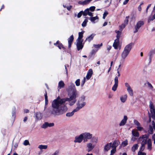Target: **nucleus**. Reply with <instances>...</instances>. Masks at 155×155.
Returning a JSON list of instances; mask_svg holds the SVG:
<instances>
[{
	"instance_id": "nucleus-1",
	"label": "nucleus",
	"mask_w": 155,
	"mask_h": 155,
	"mask_svg": "<svg viewBox=\"0 0 155 155\" xmlns=\"http://www.w3.org/2000/svg\"><path fill=\"white\" fill-rule=\"evenodd\" d=\"M71 87L72 89L71 90L70 87H69L68 90L69 98L61 99L58 97L57 99L52 101L51 106L53 109L51 110V114L55 115H58L65 113L68 110L67 106L64 104L66 101H69L70 105H73L75 103L76 101V91L74 84H71Z\"/></svg>"
},
{
	"instance_id": "nucleus-2",
	"label": "nucleus",
	"mask_w": 155,
	"mask_h": 155,
	"mask_svg": "<svg viewBox=\"0 0 155 155\" xmlns=\"http://www.w3.org/2000/svg\"><path fill=\"white\" fill-rule=\"evenodd\" d=\"M98 138L96 137H93L90 142L86 144L87 150L88 152L91 151L95 147L98 142Z\"/></svg>"
},
{
	"instance_id": "nucleus-3",
	"label": "nucleus",
	"mask_w": 155,
	"mask_h": 155,
	"mask_svg": "<svg viewBox=\"0 0 155 155\" xmlns=\"http://www.w3.org/2000/svg\"><path fill=\"white\" fill-rule=\"evenodd\" d=\"M85 98V97L84 95H82L80 97L77 103V107L75 108L78 111L86 105Z\"/></svg>"
},
{
	"instance_id": "nucleus-4",
	"label": "nucleus",
	"mask_w": 155,
	"mask_h": 155,
	"mask_svg": "<svg viewBox=\"0 0 155 155\" xmlns=\"http://www.w3.org/2000/svg\"><path fill=\"white\" fill-rule=\"evenodd\" d=\"M149 135L148 134L142 135L138 138V141L141 142V144L145 145L147 143L148 139H149L148 138Z\"/></svg>"
},
{
	"instance_id": "nucleus-5",
	"label": "nucleus",
	"mask_w": 155,
	"mask_h": 155,
	"mask_svg": "<svg viewBox=\"0 0 155 155\" xmlns=\"http://www.w3.org/2000/svg\"><path fill=\"white\" fill-rule=\"evenodd\" d=\"M82 134L83 136L84 142H87L89 140H91L93 137L92 134L88 132H85Z\"/></svg>"
},
{
	"instance_id": "nucleus-6",
	"label": "nucleus",
	"mask_w": 155,
	"mask_h": 155,
	"mask_svg": "<svg viewBox=\"0 0 155 155\" xmlns=\"http://www.w3.org/2000/svg\"><path fill=\"white\" fill-rule=\"evenodd\" d=\"M124 85L129 95L131 96H133L134 95L133 90L129 84L128 83L126 82L124 83Z\"/></svg>"
},
{
	"instance_id": "nucleus-7",
	"label": "nucleus",
	"mask_w": 155,
	"mask_h": 155,
	"mask_svg": "<svg viewBox=\"0 0 155 155\" xmlns=\"http://www.w3.org/2000/svg\"><path fill=\"white\" fill-rule=\"evenodd\" d=\"M149 107L150 108V111L151 114V117L154 119L155 118V109L153 103L151 101H150V102Z\"/></svg>"
},
{
	"instance_id": "nucleus-8",
	"label": "nucleus",
	"mask_w": 155,
	"mask_h": 155,
	"mask_svg": "<svg viewBox=\"0 0 155 155\" xmlns=\"http://www.w3.org/2000/svg\"><path fill=\"white\" fill-rule=\"evenodd\" d=\"M154 129L155 130V123L153 121L151 122V124H150L149 128L148 130V132L150 134H152L153 132Z\"/></svg>"
},
{
	"instance_id": "nucleus-9",
	"label": "nucleus",
	"mask_w": 155,
	"mask_h": 155,
	"mask_svg": "<svg viewBox=\"0 0 155 155\" xmlns=\"http://www.w3.org/2000/svg\"><path fill=\"white\" fill-rule=\"evenodd\" d=\"M83 140H84L83 136L82 134H81L75 137L74 142V143H80Z\"/></svg>"
},
{
	"instance_id": "nucleus-10",
	"label": "nucleus",
	"mask_w": 155,
	"mask_h": 155,
	"mask_svg": "<svg viewBox=\"0 0 155 155\" xmlns=\"http://www.w3.org/2000/svg\"><path fill=\"white\" fill-rule=\"evenodd\" d=\"M113 46L115 49L118 48L120 49L121 48V44L119 42V40L116 39L113 43Z\"/></svg>"
},
{
	"instance_id": "nucleus-11",
	"label": "nucleus",
	"mask_w": 155,
	"mask_h": 155,
	"mask_svg": "<svg viewBox=\"0 0 155 155\" xmlns=\"http://www.w3.org/2000/svg\"><path fill=\"white\" fill-rule=\"evenodd\" d=\"M144 24V22L143 21H138L134 27V32L135 33L137 32L140 28Z\"/></svg>"
},
{
	"instance_id": "nucleus-12",
	"label": "nucleus",
	"mask_w": 155,
	"mask_h": 155,
	"mask_svg": "<svg viewBox=\"0 0 155 155\" xmlns=\"http://www.w3.org/2000/svg\"><path fill=\"white\" fill-rule=\"evenodd\" d=\"M134 123L136 126L137 130L138 131H144V128L141 126L139 122L136 120H134Z\"/></svg>"
},
{
	"instance_id": "nucleus-13",
	"label": "nucleus",
	"mask_w": 155,
	"mask_h": 155,
	"mask_svg": "<svg viewBox=\"0 0 155 155\" xmlns=\"http://www.w3.org/2000/svg\"><path fill=\"white\" fill-rule=\"evenodd\" d=\"M134 43L132 42L128 44L125 46L123 51L129 53Z\"/></svg>"
},
{
	"instance_id": "nucleus-14",
	"label": "nucleus",
	"mask_w": 155,
	"mask_h": 155,
	"mask_svg": "<svg viewBox=\"0 0 155 155\" xmlns=\"http://www.w3.org/2000/svg\"><path fill=\"white\" fill-rule=\"evenodd\" d=\"M114 84L112 87V90L114 91H115L118 86V77L116 76L114 79Z\"/></svg>"
},
{
	"instance_id": "nucleus-15",
	"label": "nucleus",
	"mask_w": 155,
	"mask_h": 155,
	"mask_svg": "<svg viewBox=\"0 0 155 155\" xmlns=\"http://www.w3.org/2000/svg\"><path fill=\"white\" fill-rule=\"evenodd\" d=\"M83 41H77L76 46L78 51L81 50L83 47Z\"/></svg>"
},
{
	"instance_id": "nucleus-16",
	"label": "nucleus",
	"mask_w": 155,
	"mask_h": 155,
	"mask_svg": "<svg viewBox=\"0 0 155 155\" xmlns=\"http://www.w3.org/2000/svg\"><path fill=\"white\" fill-rule=\"evenodd\" d=\"M127 119L128 118L127 116L126 115H124V116L123 118L119 123V125L120 126H122L124 125L127 123Z\"/></svg>"
},
{
	"instance_id": "nucleus-17",
	"label": "nucleus",
	"mask_w": 155,
	"mask_h": 155,
	"mask_svg": "<svg viewBox=\"0 0 155 155\" xmlns=\"http://www.w3.org/2000/svg\"><path fill=\"white\" fill-rule=\"evenodd\" d=\"M129 53L123 51L121 54V60L125 61V59L127 57Z\"/></svg>"
},
{
	"instance_id": "nucleus-18",
	"label": "nucleus",
	"mask_w": 155,
	"mask_h": 155,
	"mask_svg": "<svg viewBox=\"0 0 155 155\" xmlns=\"http://www.w3.org/2000/svg\"><path fill=\"white\" fill-rule=\"evenodd\" d=\"M54 125L53 123H49L47 122H45L42 126L41 127L43 128H46L48 127H53Z\"/></svg>"
},
{
	"instance_id": "nucleus-19",
	"label": "nucleus",
	"mask_w": 155,
	"mask_h": 155,
	"mask_svg": "<svg viewBox=\"0 0 155 155\" xmlns=\"http://www.w3.org/2000/svg\"><path fill=\"white\" fill-rule=\"evenodd\" d=\"M93 73V70L92 69H90L88 71L86 76L85 78L87 80H89L91 77Z\"/></svg>"
},
{
	"instance_id": "nucleus-20",
	"label": "nucleus",
	"mask_w": 155,
	"mask_h": 155,
	"mask_svg": "<svg viewBox=\"0 0 155 155\" xmlns=\"http://www.w3.org/2000/svg\"><path fill=\"white\" fill-rule=\"evenodd\" d=\"M87 15L91 17L93 16V13L90 11L88 8L86 9L84 11L83 13V15L87 16Z\"/></svg>"
},
{
	"instance_id": "nucleus-21",
	"label": "nucleus",
	"mask_w": 155,
	"mask_h": 155,
	"mask_svg": "<svg viewBox=\"0 0 155 155\" xmlns=\"http://www.w3.org/2000/svg\"><path fill=\"white\" fill-rule=\"evenodd\" d=\"M127 98V94H124L121 95L120 97V99L121 102L124 103L126 101Z\"/></svg>"
},
{
	"instance_id": "nucleus-22",
	"label": "nucleus",
	"mask_w": 155,
	"mask_h": 155,
	"mask_svg": "<svg viewBox=\"0 0 155 155\" xmlns=\"http://www.w3.org/2000/svg\"><path fill=\"white\" fill-rule=\"evenodd\" d=\"M84 32V31L79 32L78 33V37L77 40V41H83V40L82 39L83 37V35Z\"/></svg>"
},
{
	"instance_id": "nucleus-23",
	"label": "nucleus",
	"mask_w": 155,
	"mask_h": 155,
	"mask_svg": "<svg viewBox=\"0 0 155 155\" xmlns=\"http://www.w3.org/2000/svg\"><path fill=\"white\" fill-rule=\"evenodd\" d=\"M129 17H127V19L124 21V24H122L120 26V31H121L125 27L126 25L127 24L128 22V18Z\"/></svg>"
},
{
	"instance_id": "nucleus-24",
	"label": "nucleus",
	"mask_w": 155,
	"mask_h": 155,
	"mask_svg": "<svg viewBox=\"0 0 155 155\" xmlns=\"http://www.w3.org/2000/svg\"><path fill=\"white\" fill-rule=\"evenodd\" d=\"M89 19L93 23H95L98 21V17L97 16L94 17L91 16L89 18Z\"/></svg>"
},
{
	"instance_id": "nucleus-25",
	"label": "nucleus",
	"mask_w": 155,
	"mask_h": 155,
	"mask_svg": "<svg viewBox=\"0 0 155 155\" xmlns=\"http://www.w3.org/2000/svg\"><path fill=\"white\" fill-rule=\"evenodd\" d=\"M147 149L149 150H151L152 148V142L151 139H148L147 143Z\"/></svg>"
},
{
	"instance_id": "nucleus-26",
	"label": "nucleus",
	"mask_w": 155,
	"mask_h": 155,
	"mask_svg": "<svg viewBox=\"0 0 155 155\" xmlns=\"http://www.w3.org/2000/svg\"><path fill=\"white\" fill-rule=\"evenodd\" d=\"M95 35L94 34H92L91 35L87 37L85 40V41H88L89 42H90L91 41H92L93 39V38L95 36Z\"/></svg>"
},
{
	"instance_id": "nucleus-27",
	"label": "nucleus",
	"mask_w": 155,
	"mask_h": 155,
	"mask_svg": "<svg viewBox=\"0 0 155 155\" xmlns=\"http://www.w3.org/2000/svg\"><path fill=\"white\" fill-rule=\"evenodd\" d=\"M78 111L74 109L71 112H69L67 113L66 114V116L68 117H71L72 116L75 112H77Z\"/></svg>"
},
{
	"instance_id": "nucleus-28",
	"label": "nucleus",
	"mask_w": 155,
	"mask_h": 155,
	"mask_svg": "<svg viewBox=\"0 0 155 155\" xmlns=\"http://www.w3.org/2000/svg\"><path fill=\"white\" fill-rule=\"evenodd\" d=\"M112 143H111L107 144L104 147V150L107 151L109 150L112 147Z\"/></svg>"
},
{
	"instance_id": "nucleus-29",
	"label": "nucleus",
	"mask_w": 155,
	"mask_h": 155,
	"mask_svg": "<svg viewBox=\"0 0 155 155\" xmlns=\"http://www.w3.org/2000/svg\"><path fill=\"white\" fill-rule=\"evenodd\" d=\"M132 134L135 137H139V133L136 130H133L132 131Z\"/></svg>"
},
{
	"instance_id": "nucleus-30",
	"label": "nucleus",
	"mask_w": 155,
	"mask_h": 155,
	"mask_svg": "<svg viewBox=\"0 0 155 155\" xmlns=\"http://www.w3.org/2000/svg\"><path fill=\"white\" fill-rule=\"evenodd\" d=\"M120 142L118 140L115 141L113 143L112 147V148H114L116 149V147L119 145L120 144Z\"/></svg>"
},
{
	"instance_id": "nucleus-31",
	"label": "nucleus",
	"mask_w": 155,
	"mask_h": 155,
	"mask_svg": "<svg viewBox=\"0 0 155 155\" xmlns=\"http://www.w3.org/2000/svg\"><path fill=\"white\" fill-rule=\"evenodd\" d=\"M36 119L37 120H40L42 118V115L41 113L38 112L35 114Z\"/></svg>"
},
{
	"instance_id": "nucleus-32",
	"label": "nucleus",
	"mask_w": 155,
	"mask_h": 155,
	"mask_svg": "<svg viewBox=\"0 0 155 155\" xmlns=\"http://www.w3.org/2000/svg\"><path fill=\"white\" fill-rule=\"evenodd\" d=\"M64 84L63 81H61L58 83V88L59 89H60L64 87Z\"/></svg>"
},
{
	"instance_id": "nucleus-33",
	"label": "nucleus",
	"mask_w": 155,
	"mask_h": 155,
	"mask_svg": "<svg viewBox=\"0 0 155 155\" xmlns=\"http://www.w3.org/2000/svg\"><path fill=\"white\" fill-rule=\"evenodd\" d=\"M124 62V61L120 60L119 61V64L118 66V68L117 69L121 71V67L123 66V65Z\"/></svg>"
},
{
	"instance_id": "nucleus-34",
	"label": "nucleus",
	"mask_w": 155,
	"mask_h": 155,
	"mask_svg": "<svg viewBox=\"0 0 155 155\" xmlns=\"http://www.w3.org/2000/svg\"><path fill=\"white\" fill-rule=\"evenodd\" d=\"M38 148L41 150L43 149H46L48 148V146L47 145H40L38 147Z\"/></svg>"
},
{
	"instance_id": "nucleus-35",
	"label": "nucleus",
	"mask_w": 155,
	"mask_h": 155,
	"mask_svg": "<svg viewBox=\"0 0 155 155\" xmlns=\"http://www.w3.org/2000/svg\"><path fill=\"white\" fill-rule=\"evenodd\" d=\"M54 45L57 46L58 47L61 49V48H64L61 44L59 43L58 41L56 43H54Z\"/></svg>"
},
{
	"instance_id": "nucleus-36",
	"label": "nucleus",
	"mask_w": 155,
	"mask_h": 155,
	"mask_svg": "<svg viewBox=\"0 0 155 155\" xmlns=\"http://www.w3.org/2000/svg\"><path fill=\"white\" fill-rule=\"evenodd\" d=\"M138 145L137 144L134 145L132 148V151L133 152H134L136 150L138 149Z\"/></svg>"
},
{
	"instance_id": "nucleus-37",
	"label": "nucleus",
	"mask_w": 155,
	"mask_h": 155,
	"mask_svg": "<svg viewBox=\"0 0 155 155\" xmlns=\"http://www.w3.org/2000/svg\"><path fill=\"white\" fill-rule=\"evenodd\" d=\"M116 33H117V35L116 36L117 39L119 40L120 38V35H121V31H116Z\"/></svg>"
},
{
	"instance_id": "nucleus-38",
	"label": "nucleus",
	"mask_w": 155,
	"mask_h": 155,
	"mask_svg": "<svg viewBox=\"0 0 155 155\" xmlns=\"http://www.w3.org/2000/svg\"><path fill=\"white\" fill-rule=\"evenodd\" d=\"M102 46V44L101 43L100 44H94L93 45V46L95 48L97 49V50H98L101 46Z\"/></svg>"
},
{
	"instance_id": "nucleus-39",
	"label": "nucleus",
	"mask_w": 155,
	"mask_h": 155,
	"mask_svg": "<svg viewBox=\"0 0 155 155\" xmlns=\"http://www.w3.org/2000/svg\"><path fill=\"white\" fill-rule=\"evenodd\" d=\"M74 40V37L73 35H71L68 39V43H72Z\"/></svg>"
},
{
	"instance_id": "nucleus-40",
	"label": "nucleus",
	"mask_w": 155,
	"mask_h": 155,
	"mask_svg": "<svg viewBox=\"0 0 155 155\" xmlns=\"http://www.w3.org/2000/svg\"><path fill=\"white\" fill-rule=\"evenodd\" d=\"M88 21L87 19H85L82 24V26L84 27L86 26L87 23L88 22Z\"/></svg>"
},
{
	"instance_id": "nucleus-41",
	"label": "nucleus",
	"mask_w": 155,
	"mask_h": 155,
	"mask_svg": "<svg viewBox=\"0 0 155 155\" xmlns=\"http://www.w3.org/2000/svg\"><path fill=\"white\" fill-rule=\"evenodd\" d=\"M45 105H47L48 104V97L46 93V94H45Z\"/></svg>"
},
{
	"instance_id": "nucleus-42",
	"label": "nucleus",
	"mask_w": 155,
	"mask_h": 155,
	"mask_svg": "<svg viewBox=\"0 0 155 155\" xmlns=\"http://www.w3.org/2000/svg\"><path fill=\"white\" fill-rule=\"evenodd\" d=\"M75 84L76 86H79L80 85V79H77L75 82Z\"/></svg>"
},
{
	"instance_id": "nucleus-43",
	"label": "nucleus",
	"mask_w": 155,
	"mask_h": 155,
	"mask_svg": "<svg viewBox=\"0 0 155 155\" xmlns=\"http://www.w3.org/2000/svg\"><path fill=\"white\" fill-rule=\"evenodd\" d=\"M127 143L128 141L127 140H126L123 142L121 144L123 147H125L127 144Z\"/></svg>"
},
{
	"instance_id": "nucleus-44",
	"label": "nucleus",
	"mask_w": 155,
	"mask_h": 155,
	"mask_svg": "<svg viewBox=\"0 0 155 155\" xmlns=\"http://www.w3.org/2000/svg\"><path fill=\"white\" fill-rule=\"evenodd\" d=\"M87 8L90 11L93 12L94 11L95 9V6H93L89 8Z\"/></svg>"
},
{
	"instance_id": "nucleus-45",
	"label": "nucleus",
	"mask_w": 155,
	"mask_h": 155,
	"mask_svg": "<svg viewBox=\"0 0 155 155\" xmlns=\"http://www.w3.org/2000/svg\"><path fill=\"white\" fill-rule=\"evenodd\" d=\"M141 147L140 148V151H143L145 148V145L144 144H141Z\"/></svg>"
},
{
	"instance_id": "nucleus-46",
	"label": "nucleus",
	"mask_w": 155,
	"mask_h": 155,
	"mask_svg": "<svg viewBox=\"0 0 155 155\" xmlns=\"http://www.w3.org/2000/svg\"><path fill=\"white\" fill-rule=\"evenodd\" d=\"M84 12L81 11L78 14L77 17L78 18H80L82 15H83Z\"/></svg>"
},
{
	"instance_id": "nucleus-47",
	"label": "nucleus",
	"mask_w": 155,
	"mask_h": 155,
	"mask_svg": "<svg viewBox=\"0 0 155 155\" xmlns=\"http://www.w3.org/2000/svg\"><path fill=\"white\" fill-rule=\"evenodd\" d=\"M116 151V149L113 148V149L111 150L110 155H113V154Z\"/></svg>"
},
{
	"instance_id": "nucleus-48",
	"label": "nucleus",
	"mask_w": 155,
	"mask_h": 155,
	"mask_svg": "<svg viewBox=\"0 0 155 155\" xmlns=\"http://www.w3.org/2000/svg\"><path fill=\"white\" fill-rule=\"evenodd\" d=\"M108 14V13L107 12V11H105L103 14V18L104 19L107 16V15Z\"/></svg>"
},
{
	"instance_id": "nucleus-49",
	"label": "nucleus",
	"mask_w": 155,
	"mask_h": 155,
	"mask_svg": "<svg viewBox=\"0 0 155 155\" xmlns=\"http://www.w3.org/2000/svg\"><path fill=\"white\" fill-rule=\"evenodd\" d=\"M137 155H146V153L144 152H143L141 151H139L138 152Z\"/></svg>"
},
{
	"instance_id": "nucleus-50",
	"label": "nucleus",
	"mask_w": 155,
	"mask_h": 155,
	"mask_svg": "<svg viewBox=\"0 0 155 155\" xmlns=\"http://www.w3.org/2000/svg\"><path fill=\"white\" fill-rule=\"evenodd\" d=\"M23 144L25 146H27L29 144V143L28 140H25L24 141L23 143Z\"/></svg>"
},
{
	"instance_id": "nucleus-51",
	"label": "nucleus",
	"mask_w": 155,
	"mask_h": 155,
	"mask_svg": "<svg viewBox=\"0 0 155 155\" xmlns=\"http://www.w3.org/2000/svg\"><path fill=\"white\" fill-rule=\"evenodd\" d=\"M86 79L85 78H84L83 80L82 81L81 84V87H83L84 86V84L85 82Z\"/></svg>"
},
{
	"instance_id": "nucleus-52",
	"label": "nucleus",
	"mask_w": 155,
	"mask_h": 155,
	"mask_svg": "<svg viewBox=\"0 0 155 155\" xmlns=\"http://www.w3.org/2000/svg\"><path fill=\"white\" fill-rule=\"evenodd\" d=\"M63 6L64 8H66L68 10H70L72 8V6L70 5H68V6H66L65 5H63Z\"/></svg>"
},
{
	"instance_id": "nucleus-53",
	"label": "nucleus",
	"mask_w": 155,
	"mask_h": 155,
	"mask_svg": "<svg viewBox=\"0 0 155 155\" xmlns=\"http://www.w3.org/2000/svg\"><path fill=\"white\" fill-rule=\"evenodd\" d=\"M151 4H149L147 6V7L146 8V11L145 12V13L146 15H147V14L148 9L149 8H150L151 6Z\"/></svg>"
},
{
	"instance_id": "nucleus-54",
	"label": "nucleus",
	"mask_w": 155,
	"mask_h": 155,
	"mask_svg": "<svg viewBox=\"0 0 155 155\" xmlns=\"http://www.w3.org/2000/svg\"><path fill=\"white\" fill-rule=\"evenodd\" d=\"M59 154V151L58 150L55 151L53 154L51 155H58Z\"/></svg>"
},
{
	"instance_id": "nucleus-55",
	"label": "nucleus",
	"mask_w": 155,
	"mask_h": 155,
	"mask_svg": "<svg viewBox=\"0 0 155 155\" xmlns=\"http://www.w3.org/2000/svg\"><path fill=\"white\" fill-rule=\"evenodd\" d=\"M147 85L148 87L151 89H152L153 88V87L151 84L149 82L147 83Z\"/></svg>"
},
{
	"instance_id": "nucleus-56",
	"label": "nucleus",
	"mask_w": 155,
	"mask_h": 155,
	"mask_svg": "<svg viewBox=\"0 0 155 155\" xmlns=\"http://www.w3.org/2000/svg\"><path fill=\"white\" fill-rule=\"evenodd\" d=\"M152 139L154 140L153 143L155 144V134L153 135L152 137Z\"/></svg>"
},
{
	"instance_id": "nucleus-57",
	"label": "nucleus",
	"mask_w": 155,
	"mask_h": 155,
	"mask_svg": "<svg viewBox=\"0 0 155 155\" xmlns=\"http://www.w3.org/2000/svg\"><path fill=\"white\" fill-rule=\"evenodd\" d=\"M138 10L139 12H141L142 10V8L141 6V5H139L138 7Z\"/></svg>"
},
{
	"instance_id": "nucleus-58",
	"label": "nucleus",
	"mask_w": 155,
	"mask_h": 155,
	"mask_svg": "<svg viewBox=\"0 0 155 155\" xmlns=\"http://www.w3.org/2000/svg\"><path fill=\"white\" fill-rule=\"evenodd\" d=\"M111 46H108L107 47V50L109 51L111 48Z\"/></svg>"
},
{
	"instance_id": "nucleus-59",
	"label": "nucleus",
	"mask_w": 155,
	"mask_h": 155,
	"mask_svg": "<svg viewBox=\"0 0 155 155\" xmlns=\"http://www.w3.org/2000/svg\"><path fill=\"white\" fill-rule=\"evenodd\" d=\"M129 1V0H125V1L123 2V4L124 5H126L127 4Z\"/></svg>"
},
{
	"instance_id": "nucleus-60",
	"label": "nucleus",
	"mask_w": 155,
	"mask_h": 155,
	"mask_svg": "<svg viewBox=\"0 0 155 155\" xmlns=\"http://www.w3.org/2000/svg\"><path fill=\"white\" fill-rule=\"evenodd\" d=\"M117 73L118 74V76L119 77L120 76V70H118V69L117 70Z\"/></svg>"
},
{
	"instance_id": "nucleus-61",
	"label": "nucleus",
	"mask_w": 155,
	"mask_h": 155,
	"mask_svg": "<svg viewBox=\"0 0 155 155\" xmlns=\"http://www.w3.org/2000/svg\"><path fill=\"white\" fill-rule=\"evenodd\" d=\"M29 112V110L27 109H25L24 110V112L25 113H27Z\"/></svg>"
},
{
	"instance_id": "nucleus-62",
	"label": "nucleus",
	"mask_w": 155,
	"mask_h": 155,
	"mask_svg": "<svg viewBox=\"0 0 155 155\" xmlns=\"http://www.w3.org/2000/svg\"><path fill=\"white\" fill-rule=\"evenodd\" d=\"M107 22H105L103 25V26H106L107 25Z\"/></svg>"
},
{
	"instance_id": "nucleus-63",
	"label": "nucleus",
	"mask_w": 155,
	"mask_h": 155,
	"mask_svg": "<svg viewBox=\"0 0 155 155\" xmlns=\"http://www.w3.org/2000/svg\"><path fill=\"white\" fill-rule=\"evenodd\" d=\"M65 70H66V73L68 75V70L66 68V65H65Z\"/></svg>"
},
{
	"instance_id": "nucleus-64",
	"label": "nucleus",
	"mask_w": 155,
	"mask_h": 155,
	"mask_svg": "<svg viewBox=\"0 0 155 155\" xmlns=\"http://www.w3.org/2000/svg\"><path fill=\"white\" fill-rule=\"evenodd\" d=\"M27 119V118L26 117H25L24 119V121L25 122Z\"/></svg>"
}]
</instances>
